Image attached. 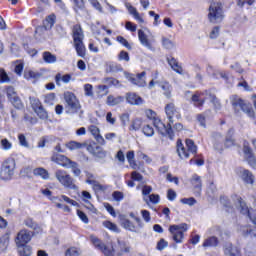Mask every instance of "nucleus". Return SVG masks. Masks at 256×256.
<instances>
[{
	"label": "nucleus",
	"instance_id": "obj_19",
	"mask_svg": "<svg viewBox=\"0 0 256 256\" xmlns=\"http://www.w3.org/2000/svg\"><path fill=\"white\" fill-rule=\"evenodd\" d=\"M235 129L230 128L224 139V147L225 149H231V147L237 146V140H235Z\"/></svg>",
	"mask_w": 256,
	"mask_h": 256
},
{
	"label": "nucleus",
	"instance_id": "obj_3",
	"mask_svg": "<svg viewBox=\"0 0 256 256\" xmlns=\"http://www.w3.org/2000/svg\"><path fill=\"white\" fill-rule=\"evenodd\" d=\"M67 147L70 149V151H75V149H83V147H86L88 153L97 159H105V157H107V151L103 149V147L99 146V144H97L95 141H91L88 144L70 141L67 143Z\"/></svg>",
	"mask_w": 256,
	"mask_h": 256
},
{
	"label": "nucleus",
	"instance_id": "obj_59",
	"mask_svg": "<svg viewBox=\"0 0 256 256\" xmlns=\"http://www.w3.org/2000/svg\"><path fill=\"white\" fill-rule=\"evenodd\" d=\"M166 247H169V242H167V240L164 238H161L156 245L157 251H163V249H166Z\"/></svg>",
	"mask_w": 256,
	"mask_h": 256
},
{
	"label": "nucleus",
	"instance_id": "obj_45",
	"mask_svg": "<svg viewBox=\"0 0 256 256\" xmlns=\"http://www.w3.org/2000/svg\"><path fill=\"white\" fill-rule=\"evenodd\" d=\"M42 57H43V61L45 63L51 64V63H55L57 61V56H55L54 54H52L49 51L43 52Z\"/></svg>",
	"mask_w": 256,
	"mask_h": 256
},
{
	"label": "nucleus",
	"instance_id": "obj_21",
	"mask_svg": "<svg viewBox=\"0 0 256 256\" xmlns=\"http://www.w3.org/2000/svg\"><path fill=\"white\" fill-rule=\"evenodd\" d=\"M190 182L193 187L194 193H196V195H201V191L203 189V182L201 181V176L194 174Z\"/></svg>",
	"mask_w": 256,
	"mask_h": 256
},
{
	"label": "nucleus",
	"instance_id": "obj_2",
	"mask_svg": "<svg viewBox=\"0 0 256 256\" xmlns=\"http://www.w3.org/2000/svg\"><path fill=\"white\" fill-rule=\"evenodd\" d=\"M231 107L234 111V115L240 117L241 112L245 113L250 119H255V110L250 102H247L239 95L235 94L230 97Z\"/></svg>",
	"mask_w": 256,
	"mask_h": 256
},
{
	"label": "nucleus",
	"instance_id": "obj_17",
	"mask_svg": "<svg viewBox=\"0 0 256 256\" xmlns=\"http://www.w3.org/2000/svg\"><path fill=\"white\" fill-rule=\"evenodd\" d=\"M117 256L129 255L131 253V245L127 241L117 239L116 248H112Z\"/></svg>",
	"mask_w": 256,
	"mask_h": 256
},
{
	"label": "nucleus",
	"instance_id": "obj_28",
	"mask_svg": "<svg viewBox=\"0 0 256 256\" xmlns=\"http://www.w3.org/2000/svg\"><path fill=\"white\" fill-rule=\"evenodd\" d=\"M241 179L246 185H253L255 183V175L250 170L244 169L241 174Z\"/></svg>",
	"mask_w": 256,
	"mask_h": 256
},
{
	"label": "nucleus",
	"instance_id": "obj_22",
	"mask_svg": "<svg viewBox=\"0 0 256 256\" xmlns=\"http://www.w3.org/2000/svg\"><path fill=\"white\" fill-rule=\"evenodd\" d=\"M86 177V183L88 185H92L94 191H104L105 187L101 185L97 180H94L95 176L92 173L87 172Z\"/></svg>",
	"mask_w": 256,
	"mask_h": 256
},
{
	"label": "nucleus",
	"instance_id": "obj_56",
	"mask_svg": "<svg viewBox=\"0 0 256 256\" xmlns=\"http://www.w3.org/2000/svg\"><path fill=\"white\" fill-rule=\"evenodd\" d=\"M10 81L11 78L9 74H7V71H5L4 68H0V83H9Z\"/></svg>",
	"mask_w": 256,
	"mask_h": 256
},
{
	"label": "nucleus",
	"instance_id": "obj_60",
	"mask_svg": "<svg viewBox=\"0 0 256 256\" xmlns=\"http://www.w3.org/2000/svg\"><path fill=\"white\" fill-rule=\"evenodd\" d=\"M31 106L33 111H37L38 109L43 108V104L41 103V100H39V98H33L31 100Z\"/></svg>",
	"mask_w": 256,
	"mask_h": 256
},
{
	"label": "nucleus",
	"instance_id": "obj_39",
	"mask_svg": "<svg viewBox=\"0 0 256 256\" xmlns=\"http://www.w3.org/2000/svg\"><path fill=\"white\" fill-rule=\"evenodd\" d=\"M73 3V11L75 13H81V11H85V1L84 0H71Z\"/></svg>",
	"mask_w": 256,
	"mask_h": 256
},
{
	"label": "nucleus",
	"instance_id": "obj_6",
	"mask_svg": "<svg viewBox=\"0 0 256 256\" xmlns=\"http://www.w3.org/2000/svg\"><path fill=\"white\" fill-rule=\"evenodd\" d=\"M17 169V161L15 158H6L0 166V179L1 181H11L15 177V170Z\"/></svg>",
	"mask_w": 256,
	"mask_h": 256
},
{
	"label": "nucleus",
	"instance_id": "obj_51",
	"mask_svg": "<svg viewBox=\"0 0 256 256\" xmlns=\"http://www.w3.org/2000/svg\"><path fill=\"white\" fill-rule=\"evenodd\" d=\"M10 103H11V105H13V107L15 109H18V110L23 109V107H24L23 101L21 100V97H19V96L12 98Z\"/></svg>",
	"mask_w": 256,
	"mask_h": 256
},
{
	"label": "nucleus",
	"instance_id": "obj_4",
	"mask_svg": "<svg viewBox=\"0 0 256 256\" xmlns=\"http://www.w3.org/2000/svg\"><path fill=\"white\" fill-rule=\"evenodd\" d=\"M71 31L73 45L76 53L78 57L85 59V56L87 55V48L85 47V43L83 42V40L85 39L83 27H81V24H75L72 26Z\"/></svg>",
	"mask_w": 256,
	"mask_h": 256
},
{
	"label": "nucleus",
	"instance_id": "obj_26",
	"mask_svg": "<svg viewBox=\"0 0 256 256\" xmlns=\"http://www.w3.org/2000/svg\"><path fill=\"white\" fill-rule=\"evenodd\" d=\"M55 23H57V15H55V13L49 14L42 21L43 26L46 27L49 31L55 27Z\"/></svg>",
	"mask_w": 256,
	"mask_h": 256
},
{
	"label": "nucleus",
	"instance_id": "obj_35",
	"mask_svg": "<svg viewBox=\"0 0 256 256\" xmlns=\"http://www.w3.org/2000/svg\"><path fill=\"white\" fill-rule=\"evenodd\" d=\"M33 175L35 177H41L44 181H47L49 179V171L43 167H38L33 170Z\"/></svg>",
	"mask_w": 256,
	"mask_h": 256
},
{
	"label": "nucleus",
	"instance_id": "obj_8",
	"mask_svg": "<svg viewBox=\"0 0 256 256\" xmlns=\"http://www.w3.org/2000/svg\"><path fill=\"white\" fill-rule=\"evenodd\" d=\"M231 200L233 201L234 205H239L240 213L242 215H247L250 221L254 225H256V210L249 209V206H247V202H245V200H243V197L239 196L238 194H232Z\"/></svg>",
	"mask_w": 256,
	"mask_h": 256
},
{
	"label": "nucleus",
	"instance_id": "obj_50",
	"mask_svg": "<svg viewBox=\"0 0 256 256\" xmlns=\"http://www.w3.org/2000/svg\"><path fill=\"white\" fill-rule=\"evenodd\" d=\"M220 203L225 207L226 211H233V205H231V200L227 196L220 197Z\"/></svg>",
	"mask_w": 256,
	"mask_h": 256
},
{
	"label": "nucleus",
	"instance_id": "obj_11",
	"mask_svg": "<svg viewBox=\"0 0 256 256\" xmlns=\"http://www.w3.org/2000/svg\"><path fill=\"white\" fill-rule=\"evenodd\" d=\"M35 232L28 229H21L15 238L16 247H23V245H29L31 239H33Z\"/></svg>",
	"mask_w": 256,
	"mask_h": 256
},
{
	"label": "nucleus",
	"instance_id": "obj_53",
	"mask_svg": "<svg viewBox=\"0 0 256 256\" xmlns=\"http://www.w3.org/2000/svg\"><path fill=\"white\" fill-rule=\"evenodd\" d=\"M0 147H1V149H3L4 151H9L10 149H13V143H11V141H9V139L3 138V139L0 141Z\"/></svg>",
	"mask_w": 256,
	"mask_h": 256
},
{
	"label": "nucleus",
	"instance_id": "obj_32",
	"mask_svg": "<svg viewBox=\"0 0 256 256\" xmlns=\"http://www.w3.org/2000/svg\"><path fill=\"white\" fill-rule=\"evenodd\" d=\"M11 240V232H6L0 237V251H7L9 241Z\"/></svg>",
	"mask_w": 256,
	"mask_h": 256
},
{
	"label": "nucleus",
	"instance_id": "obj_55",
	"mask_svg": "<svg viewBox=\"0 0 256 256\" xmlns=\"http://www.w3.org/2000/svg\"><path fill=\"white\" fill-rule=\"evenodd\" d=\"M116 41H118V43H120V45H123V47L128 49V51H131L133 49L131 44H129V41H127V39H125V37H123V36H117Z\"/></svg>",
	"mask_w": 256,
	"mask_h": 256
},
{
	"label": "nucleus",
	"instance_id": "obj_15",
	"mask_svg": "<svg viewBox=\"0 0 256 256\" xmlns=\"http://www.w3.org/2000/svg\"><path fill=\"white\" fill-rule=\"evenodd\" d=\"M145 75H147V72L145 71L136 75L133 73L124 72V77H126L127 81L132 83V85H136L137 87H145Z\"/></svg>",
	"mask_w": 256,
	"mask_h": 256
},
{
	"label": "nucleus",
	"instance_id": "obj_23",
	"mask_svg": "<svg viewBox=\"0 0 256 256\" xmlns=\"http://www.w3.org/2000/svg\"><path fill=\"white\" fill-rule=\"evenodd\" d=\"M88 131L91 133V135L97 141V143H100V145H105V138L102 137L101 130H99V127H97L95 125H91V126H89Z\"/></svg>",
	"mask_w": 256,
	"mask_h": 256
},
{
	"label": "nucleus",
	"instance_id": "obj_57",
	"mask_svg": "<svg viewBox=\"0 0 256 256\" xmlns=\"http://www.w3.org/2000/svg\"><path fill=\"white\" fill-rule=\"evenodd\" d=\"M162 46L164 49H173L175 47V43L167 37H162Z\"/></svg>",
	"mask_w": 256,
	"mask_h": 256
},
{
	"label": "nucleus",
	"instance_id": "obj_5",
	"mask_svg": "<svg viewBox=\"0 0 256 256\" xmlns=\"http://www.w3.org/2000/svg\"><path fill=\"white\" fill-rule=\"evenodd\" d=\"M198 147L195 144V141L191 138L185 139V145L183 144V140L178 139L176 141V151L178 153V157L181 159H189L191 155L197 157Z\"/></svg>",
	"mask_w": 256,
	"mask_h": 256
},
{
	"label": "nucleus",
	"instance_id": "obj_34",
	"mask_svg": "<svg viewBox=\"0 0 256 256\" xmlns=\"http://www.w3.org/2000/svg\"><path fill=\"white\" fill-rule=\"evenodd\" d=\"M121 225L126 229L127 231H131L132 233H137V226L135 224L127 219V218H121Z\"/></svg>",
	"mask_w": 256,
	"mask_h": 256
},
{
	"label": "nucleus",
	"instance_id": "obj_9",
	"mask_svg": "<svg viewBox=\"0 0 256 256\" xmlns=\"http://www.w3.org/2000/svg\"><path fill=\"white\" fill-rule=\"evenodd\" d=\"M223 4L221 2H213L209 6L208 20L210 23H221L223 21Z\"/></svg>",
	"mask_w": 256,
	"mask_h": 256
},
{
	"label": "nucleus",
	"instance_id": "obj_25",
	"mask_svg": "<svg viewBox=\"0 0 256 256\" xmlns=\"http://www.w3.org/2000/svg\"><path fill=\"white\" fill-rule=\"evenodd\" d=\"M138 39L144 47H147V49H153V44L151 43V40H149V36L145 34V31L139 29L138 30Z\"/></svg>",
	"mask_w": 256,
	"mask_h": 256
},
{
	"label": "nucleus",
	"instance_id": "obj_64",
	"mask_svg": "<svg viewBox=\"0 0 256 256\" xmlns=\"http://www.w3.org/2000/svg\"><path fill=\"white\" fill-rule=\"evenodd\" d=\"M84 93L86 97H93V85L85 84L84 85Z\"/></svg>",
	"mask_w": 256,
	"mask_h": 256
},
{
	"label": "nucleus",
	"instance_id": "obj_14",
	"mask_svg": "<svg viewBox=\"0 0 256 256\" xmlns=\"http://www.w3.org/2000/svg\"><path fill=\"white\" fill-rule=\"evenodd\" d=\"M64 100L72 113H78L79 109H81V104L77 96H75V93L69 91L64 92Z\"/></svg>",
	"mask_w": 256,
	"mask_h": 256
},
{
	"label": "nucleus",
	"instance_id": "obj_47",
	"mask_svg": "<svg viewBox=\"0 0 256 256\" xmlns=\"http://www.w3.org/2000/svg\"><path fill=\"white\" fill-rule=\"evenodd\" d=\"M61 81H63V83H69L71 81V74H65L62 77H61V74H56L55 76L56 85L60 86Z\"/></svg>",
	"mask_w": 256,
	"mask_h": 256
},
{
	"label": "nucleus",
	"instance_id": "obj_24",
	"mask_svg": "<svg viewBox=\"0 0 256 256\" xmlns=\"http://www.w3.org/2000/svg\"><path fill=\"white\" fill-rule=\"evenodd\" d=\"M126 101L130 105H142L143 98L135 92H128L126 93Z\"/></svg>",
	"mask_w": 256,
	"mask_h": 256
},
{
	"label": "nucleus",
	"instance_id": "obj_41",
	"mask_svg": "<svg viewBox=\"0 0 256 256\" xmlns=\"http://www.w3.org/2000/svg\"><path fill=\"white\" fill-rule=\"evenodd\" d=\"M142 133L146 137H153L155 135V128H153V126H151L150 124H147V122H145L142 127Z\"/></svg>",
	"mask_w": 256,
	"mask_h": 256
},
{
	"label": "nucleus",
	"instance_id": "obj_16",
	"mask_svg": "<svg viewBox=\"0 0 256 256\" xmlns=\"http://www.w3.org/2000/svg\"><path fill=\"white\" fill-rule=\"evenodd\" d=\"M243 153L246 157L248 165L252 167V169H256V157L253 153V149L251 148L247 140H245L243 143Z\"/></svg>",
	"mask_w": 256,
	"mask_h": 256
},
{
	"label": "nucleus",
	"instance_id": "obj_29",
	"mask_svg": "<svg viewBox=\"0 0 256 256\" xmlns=\"http://www.w3.org/2000/svg\"><path fill=\"white\" fill-rule=\"evenodd\" d=\"M159 87L163 91V95L165 96L166 99H171L173 93V86L171 83L168 81H163L162 83L159 84Z\"/></svg>",
	"mask_w": 256,
	"mask_h": 256
},
{
	"label": "nucleus",
	"instance_id": "obj_20",
	"mask_svg": "<svg viewBox=\"0 0 256 256\" xmlns=\"http://www.w3.org/2000/svg\"><path fill=\"white\" fill-rule=\"evenodd\" d=\"M168 65H170L171 69L178 73V75H183V66L179 63V60L173 56H169L166 58Z\"/></svg>",
	"mask_w": 256,
	"mask_h": 256
},
{
	"label": "nucleus",
	"instance_id": "obj_40",
	"mask_svg": "<svg viewBox=\"0 0 256 256\" xmlns=\"http://www.w3.org/2000/svg\"><path fill=\"white\" fill-rule=\"evenodd\" d=\"M14 63V73H16L18 77H21V75H23V70L25 69V62H23V60H16Z\"/></svg>",
	"mask_w": 256,
	"mask_h": 256
},
{
	"label": "nucleus",
	"instance_id": "obj_38",
	"mask_svg": "<svg viewBox=\"0 0 256 256\" xmlns=\"http://www.w3.org/2000/svg\"><path fill=\"white\" fill-rule=\"evenodd\" d=\"M4 93L9 102H11L12 99H15V97H19V94H17V91H15V87L13 86H4Z\"/></svg>",
	"mask_w": 256,
	"mask_h": 256
},
{
	"label": "nucleus",
	"instance_id": "obj_7",
	"mask_svg": "<svg viewBox=\"0 0 256 256\" xmlns=\"http://www.w3.org/2000/svg\"><path fill=\"white\" fill-rule=\"evenodd\" d=\"M168 231L171 235L172 241L176 245H179L183 243V241L185 240V233L189 231V224L187 223L173 224L169 226Z\"/></svg>",
	"mask_w": 256,
	"mask_h": 256
},
{
	"label": "nucleus",
	"instance_id": "obj_42",
	"mask_svg": "<svg viewBox=\"0 0 256 256\" xmlns=\"http://www.w3.org/2000/svg\"><path fill=\"white\" fill-rule=\"evenodd\" d=\"M143 125H145V121H143V119L136 118L132 121L130 131H139V129L143 128Z\"/></svg>",
	"mask_w": 256,
	"mask_h": 256
},
{
	"label": "nucleus",
	"instance_id": "obj_1",
	"mask_svg": "<svg viewBox=\"0 0 256 256\" xmlns=\"http://www.w3.org/2000/svg\"><path fill=\"white\" fill-rule=\"evenodd\" d=\"M165 115L169 121L166 125L161 118L157 116V113L151 111L152 115V124L154 125L157 132L162 135V137H168L172 141L175 139V131L173 130V123H175V119L177 121L182 119L181 110L177 108L175 103L169 102L164 107Z\"/></svg>",
	"mask_w": 256,
	"mask_h": 256
},
{
	"label": "nucleus",
	"instance_id": "obj_63",
	"mask_svg": "<svg viewBox=\"0 0 256 256\" xmlns=\"http://www.w3.org/2000/svg\"><path fill=\"white\" fill-rule=\"evenodd\" d=\"M39 78V73L34 72L33 70L24 72V79H37Z\"/></svg>",
	"mask_w": 256,
	"mask_h": 256
},
{
	"label": "nucleus",
	"instance_id": "obj_58",
	"mask_svg": "<svg viewBox=\"0 0 256 256\" xmlns=\"http://www.w3.org/2000/svg\"><path fill=\"white\" fill-rule=\"evenodd\" d=\"M47 31H49L48 29H47V27L46 26H44V24H42V25H40V26H37L36 28H35V35H36V37H42V35L44 34V33H47Z\"/></svg>",
	"mask_w": 256,
	"mask_h": 256
},
{
	"label": "nucleus",
	"instance_id": "obj_18",
	"mask_svg": "<svg viewBox=\"0 0 256 256\" xmlns=\"http://www.w3.org/2000/svg\"><path fill=\"white\" fill-rule=\"evenodd\" d=\"M50 159L53 163H56L61 167H69L70 163H72L71 159L67 156L57 153H53Z\"/></svg>",
	"mask_w": 256,
	"mask_h": 256
},
{
	"label": "nucleus",
	"instance_id": "obj_48",
	"mask_svg": "<svg viewBox=\"0 0 256 256\" xmlns=\"http://www.w3.org/2000/svg\"><path fill=\"white\" fill-rule=\"evenodd\" d=\"M126 159L132 169H137V163H135V151L131 150L126 153Z\"/></svg>",
	"mask_w": 256,
	"mask_h": 256
},
{
	"label": "nucleus",
	"instance_id": "obj_33",
	"mask_svg": "<svg viewBox=\"0 0 256 256\" xmlns=\"http://www.w3.org/2000/svg\"><path fill=\"white\" fill-rule=\"evenodd\" d=\"M224 253H225V255H229V256H242L241 250H239V248L233 246V244H231V243H229L225 246Z\"/></svg>",
	"mask_w": 256,
	"mask_h": 256
},
{
	"label": "nucleus",
	"instance_id": "obj_30",
	"mask_svg": "<svg viewBox=\"0 0 256 256\" xmlns=\"http://www.w3.org/2000/svg\"><path fill=\"white\" fill-rule=\"evenodd\" d=\"M218 245L219 238H217L216 236H210L206 238L202 243V247H204V249H209V247H218Z\"/></svg>",
	"mask_w": 256,
	"mask_h": 256
},
{
	"label": "nucleus",
	"instance_id": "obj_12",
	"mask_svg": "<svg viewBox=\"0 0 256 256\" xmlns=\"http://www.w3.org/2000/svg\"><path fill=\"white\" fill-rule=\"evenodd\" d=\"M90 243L95 247V249H98V251H101L103 255L105 256H115V250L114 249H109L107 245H105L99 237L95 235H90L89 237Z\"/></svg>",
	"mask_w": 256,
	"mask_h": 256
},
{
	"label": "nucleus",
	"instance_id": "obj_31",
	"mask_svg": "<svg viewBox=\"0 0 256 256\" xmlns=\"http://www.w3.org/2000/svg\"><path fill=\"white\" fill-rule=\"evenodd\" d=\"M123 72V66L117 62H110L106 65V73H121Z\"/></svg>",
	"mask_w": 256,
	"mask_h": 256
},
{
	"label": "nucleus",
	"instance_id": "obj_44",
	"mask_svg": "<svg viewBox=\"0 0 256 256\" xmlns=\"http://www.w3.org/2000/svg\"><path fill=\"white\" fill-rule=\"evenodd\" d=\"M128 11H129L130 15H133L134 19H136V21H138V23H145V19H143V17H141V14H139V11H137V8L130 6L128 8Z\"/></svg>",
	"mask_w": 256,
	"mask_h": 256
},
{
	"label": "nucleus",
	"instance_id": "obj_43",
	"mask_svg": "<svg viewBox=\"0 0 256 256\" xmlns=\"http://www.w3.org/2000/svg\"><path fill=\"white\" fill-rule=\"evenodd\" d=\"M208 97L210 99V103L214 105L215 109H221V100L217 98V95L211 93V91L208 90Z\"/></svg>",
	"mask_w": 256,
	"mask_h": 256
},
{
	"label": "nucleus",
	"instance_id": "obj_13",
	"mask_svg": "<svg viewBox=\"0 0 256 256\" xmlns=\"http://www.w3.org/2000/svg\"><path fill=\"white\" fill-rule=\"evenodd\" d=\"M205 95H209V90L195 91L190 98V103L194 105L197 109H203L207 101Z\"/></svg>",
	"mask_w": 256,
	"mask_h": 256
},
{
	"label": "nucleus",
	"instance_id": "obj_62",
	"mask_svg": "<svg viewBox=\"0 0 256 256\" xmlns=\"http://www.w3.org/2000/svg\"><path fill=\"white\" fill-rule=\"evenodd\" d=\"M24 225H26V227H29V229H37V227H39L37 225V222L33 221V218H27L26 220H24Z\"/></svg>",
	"mask_w": 256,
	"mask_h": 256
},
{
	"label": "nucleus",
	"instance_id": "obj_49",
	"mask_svg": "<svg viewBox=\"0 0 256 256\" xmlns=\"http://www.w3.org/2000/svg\"><path fill=\"white\" fill-rule=\"evenodd\" d=\"M34 113H36L37 117H39V119L42 121H47V119H49V112H47L43 106L42 108L35 110Z\"/></svg>",
	"mask_w": 256,
	"mask_h": 256
},
{
	"label": "nucleus",
	"instance_id": "obj_27",
	"mask_svg": "<svg viewBox=\"0 0 256 256\" xmlns=\"http://www.w3.org/2000/svg\"><path fill=\"white\" fill-rule=\"evenodd\" d=\"M123 101H125V97L123 96L108 95L106 99V104L109 107H115L116 105H121Z\"/></svg>",
	"mask_w": 256,
	"mask_h": 256
},
{
	"label": "nucleus",
	"instance_id": "obj_61",
	"mask_svg": "<svg viewBox=\"0 0 256 256\" xmlns=\"http://www.w3.org/2000/svg\"><path fill=\"white\" fill-rule=\"evenodd\" d=\"M196 119L198 123L201 125V127H207V116H205V114H197Z\"/></svg>",
	"mask_w": 256,
	"mask_h": 256
},
{
	"label": "nucleus",
	"instance_id": "obj_46",
	"mask_svg": "<svg viewBox=\"0 0 256 256\" xmlns=\"http://www.w3.org/2000/svg\"><path fill=\"white\" fill-rule=\"evenodd\" d=\"M56 99H57V95L55 93L51 92L44 96V103L51 107V106L55 105Z\"/></svg>",
	"mask_w": 256,
	"mask_h": 256
},
{
	"label": "nucleus",
	"instance_id": "obj_37",
	"mask_svg": "<svg viewBox=\"0 0 256 256\" xmlns=\"http://www.w3.org/2000/svg\"><path fill=\"white\" fill-rule=\"evenodd\" d=\"M18 249L19 256H31L33 253V248L28 244H24L23 246H16Z\"/></svg>",
	"mask_w": 256,
	"mask_h": 256
},
{
	"label": "nucleus",
	"instance_id": "obj_52",
	"mask_svg": "<svg viewBox=\"0 0 256 256\" xmlns=\"http://www.w3.org/2000/svg\"><path fill=\"white\" fill-rule=\"evenodd\" d=\"M80 255H81V249L75 246H72L65 251V256H80Z\"/></svg>",
	"mask_w": 256,
	"mask_h": 256
},
{
	"label": "nucleus",
	"instance_id": "obj_36",
	"mask_svg": "<svg viewBox=\"0 0 256 256\" xmlns=\"http://www.w3.org/2000/svg\"><path fill=\"white\" fill-rule=\"evenodd\" d=\"M103 227L111 231L112 233H121V229L117 224L113 223L111 220H105L102 222Z\"/></svg>",
	"mask_w": 256,
	"mask_h": 256
},
{
	"label": "nucleus",
	"instance_id": "obj_10",
	"mask_svg": "<svg viewBox=\"0 0 256 256\" xmlns=\"http://www.w3.org/2000/svg\"><path fill=\"white\" fill-rule=\"evenodd\" d=\"M55 177L57 181H59L65 189H77V185L75 184V179L71 177L65 170H57L55 172Z\"/></svg>",
	"mask_w": 256,
	"mask_h": 256
},
{
	"label": "nucleus",
	"instance_id": "obj_54",
	"mask_svg": "<svg viewBox=\"0 0 256 256\" xmlns=\"http://www.w3.org/2000/svg\"><path fill=\"white\" fill-rule=\"evenodd\" d=\"M118 61H125V63H129L131 61V57L129 56V52L125 50H121L117 56Z\"/></svg>",
	"mask_w": 256,
	"mask_h": 256
}]
</instances>
